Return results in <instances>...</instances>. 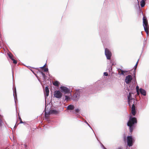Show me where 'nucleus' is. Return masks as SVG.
<instances>
[{
  "instance_id": "72a5a7b5",
  "label": "nucleus",
  "mask_w": 149,
  "mask_h": 149,
  "mask_svg": "<svg viewBox=\"0 0 149 149\" xmlns=\"http://www.w3.org/2000/svg\"><path fill=\"white\" fill-rule=\"evenodd\" d=\"M138 61H137V63H136V64H138Z\"/></svg>"
},
{
  "instance_id": "39448f33",
  "label": "nucleus",
  "mask_w": 149,
  "mask_h": 149,
  "mask_svg": "<svg viewBox=\"0 0 149 149\" xmlns=\"http://www.w3.org/2000/svg\"><path fill=\"white\" fill-rule=\"evenodd\" d=\"M134 141V139L132 136H128L127 137V142L128 146H131L133 145V143Z\"/></svg>"
},
{
  "instance_id": "f3484780",
  "label": "nucleus",
  "mask_w": 149,
  "mask_h": 149,
  "mask_svg": "<svg viewBox=\"0 0 149 149\" xmlns=\"http://www.w3.org/2000/svg\"><path fill=\"white\" fill-rule=\"evenodd\" d=\"M79 111V110L78 109H75V110H73V111H72V112H73V113H78Z\"/></svg>"
},
{
  "instance_id": "9b49d317",
  "label": "nucleus",
  "mask_w": 149,
  "mask_h": 149,
  "mask_svg": "<svg viewBox=\"0 0 149 149\" xmlns=\"http://www.w3.org/2000/svg\"><path fill=\"white\" fill-rule=\"evenodd\" d=\"M49 91L48 88L47 86L45 88V91L44 92L45 95L47 97L49 95Z\"/></svg>"
},
{
  "instance_id": "f257e3e1",
  "label": "nucleus",
  "mask_w": 149,
  "mask_h": 149,
  "mask_svg": "<svg viewBox=\"0 0 149 149\" xmlns=\"http://www.w3.org/2000/svg\"><path fill=\"white\" fill-rule=\"evenodd\" d=\"M137 123L136 119L134 117H132L130 116V120L127 123L128 126L130 127V131L132 132L134 128V125Z\"/></svg>"
},
{
  "instance_id": "393cba45",
  "label": "nucleus",
  "mask_w": 149,
  "mask_h": 149,
  "mask_svg": "<svg viewBox=\"0 0 149 149\" xmlns=\"http://www.w3.org/2000/svg\"><path fill=\"white\" fill-rule=\"evenodd\" d=\"M85 123H86L91 128V129H92V128L90 126V125H89V124H88V123L86 122V121H85Z\"/></svg>"
},
{
  "instance_id": "0eeeda50",
  "label": "nucleus",
  "mask_w": 149,
  "mask_h": 149,
  "mask_svg": "<svg viewBox=\"0 0 149 149\" xmlns=\"http://www.w3.org/2000/svg\"><path fill=\"white\" fill-rule=\"evenodd\" d=\"M105 54L108 59H110L112 55L111 52L107 48H106L105 51Z\"/></svg>"
},
{
  "instance_id": "aec40b11",
  "label": "nucleus",
  "mask_w": 149,
  "mask_h": 149,
  "mask_svg": "<svg viewBox=\"0 0 149 149\" xmlns=\"http://www.w3.org/2000/svg\"><path fill=\"white\" fill-rule=\"evenodd\" d=\"M8 55L9 56V58L12 60V59H13V55L11 54H8Z\"/></svg>"
},
{
  "instance_id": "2f4dec72",
  "label": "nucleus",
  "mask_w": 149,
  "mask_h": 149,
  "mask_svg": "<svg viewBox=\"0 0 149 149\" xmlns=\"http://www.w3.org/2000/svg\"><path fill=\"white\" fill-rule=\"evenodd\" d=\"M137 94H138V95H139V91H138L137 92Z\"/></svg>"
},
{
  "instance_id": "4be33fe9",
  "label": "nucleus",
  "mask_w": 149,
  "mask_h": 149,
  "mask_svg": "<svg viewBox=\"0 0 149 149\" xmlns=\"http://www.w3.org/2000/svg\"><path fill=\"white\" fill-rule=\"evenodd\" d=\"M136 92H137L139 90V87L138 86H137L136 87Z\"/></svg>"
},
{
  "instance_id": "f03ea898",
  "label": "nucleus",
  "mask_w": 149,
  "mask_h": 149,
  "mask_svg": "<svg viewBox=\"0 0 149 149\" xmlns=\"http://www.w3.org/2000/svg\"><path fill=\"white\" fill-rule=\"evenodd\" d=\"M143 26L144 30L148 35V34L149 26L147 20L144 17H143Z\"/></svg>"
},
{
  "instance_id": "473e14b6",
  "label": "nucleus",
  "mask_w": 149,
  "mask_h": 149,
  "mask_svg": "<svg viewBox=\"0 0 149 149\" xmlns=\"http://www.w3.org/2000/svg\"><path fill=\"white\" fill-rule=\"evenodd\" d=\"M117 149H122V148L120 147H119Z\"/></svg>"
},
{
  "instance_id": "7c9ffc66",
  "label": "nucleus",
  "mask_w": 149,
  "mask_h": 149,
  "mask_svg": "<svg viewBox=\"0 0 149 149\" xmlns=\"http://www.w3.org/2000/svg\"><path fill=\"white\" fill-rule=\"evenodd\" d=\"M23 123V122L21 120L20 122V123Z\"/></svg>"
},
{
  "instance_id": "c9c22d12",
  "label": "nucleus",
  "mask_w": 149,
  "mask_h": 149,
  "mask_svg": "<svg viewBox=\"0 0 149 149\" xmlns=\"http://www.w3.org/2000/svg\"><path fill=\"white\" fill-rule=\"evenodd\" d=\"M137 64H136V65H137Z\"/></svg>"
},
{
  "instance_id": "20e7f679",
  "label": "nucleus",
  "mask_w": 149,
  "mask_h": 149,
  "mask_svg": "<svg viewBox=\"0 0 149 149\" xmlns=\"http://www.w3.org/2000/svg\"><path fill=\"white\" fill-rule=\"evenodd\" d=\"M127 98L128 104L131 107L132 106H132L134 105V99L132 98L130 93H129L128 95Z\"/></svg>"
},
{
  "instance_id": "5701e85b",
  "label": "nucleus",
  "mask_w": 149,
  "mask_h": 149,
  "mask_svg": "<svg viewBox=\"0 0 149 149\" xmlns=\"http://www.w3.org/2000/svg\"><path fill=\"white\" fill-rule=\"evenodd\" d=\"M104 76H107L108 75V74L107 72H104Z\"/></svg>"
},
{
  "instance_id": "dca6fc26",
  "label": "nucleus",
  "mask_w": 149,
  "mask_h": 149,
  "mask_svg": "<svg viewBox=\"0 0 149 149\" xmlns=\"http://www.w3.org/2000/svg\"><path fill=\"white\" fill-rule=\"evenodd\" d=\"M53 84L56 86H58L59 84V83L58 81H56L53 82Z\"/></svg>"
},
{
  "instance_id": "4468645a",
  "label": "nucleus",
  "mask_w": 149,
  "mask_h": 149,
  "mask_svg": "<svg viewBox=\"0 0 149 149\" xmlns=\"http://www.w3.org/2000/svg\"><path fill=\"white\" fill-rule=\"evenodd\" d=\"M79 95L80 94L79 91H76L74 95V97L78 99L79 96Z\"/></svg>"
},
{
  "instance_id": "c756f323",
  "label": "nucleus",
  "mask_w": 149,
  "mask_h": 149,
  "mask_svg": "<svg viewBox=\"0 0 149 149\" xmlns=\"http://www.w3.org/2000/svg\"><path fill=\"white\" fill-rule=\"evenodd\" d=\"M47 70H48V69H46L45 70H44V71H47Z\"/></svg>"
},
{
  "instance_id": "f704fd0d",
  "label": "nucleus",
  "mask_w": 149,
  "mask_h": 149,
  "mask_svg": "<svg viewBox=\"0 0 149 149\" xmlns=\"http://www.w3.org/2000/svg\"><path fill=\"white\" fill-rule=\"evenodd\" d=\"M138 61H137V63H136V64H138Z\"/></svg>"
},
{
  "instance_id": "58836bf2",
  "label": "nucleus",
  "mask_w": 149,
  "mask_h": 149,
  "mask_svg": "<svg viewBox=\"0 0 149 149\" xmlns=\"http://www.w3.org/2000/svg\"><path fill=\"white\" fill-rule=\"evenodd\" d=\"M15 102H16L15 100Z\"/></svg>"
},
{
  "instance_id": "6e6552de",
  "label": "nucleus",
  "mask_w": 149,
  "mask_h": 149,
  "mask_svg": "<svg viewBox=\"0 0 149 149\" xmlns=\"http://www.w3.org/2000/svg\"><path fill=\"white\" fill-rule=\"evenodd\" d=\"M60 89L61 91L64 93L65 94L68 93L70 91V90L66 87L62 86L60 87Z\"/></svg>"
},
{
  "instance_id": "bb28decb",
  "label": "nucleus",
  "mask_w": 149,
  "mask_h": 149,
  "mask_svg": "<svg viewBox=\"0 0 149 149\" xmlns=\"http://www.w3.org/2000/svg\"><path fill=\"white\" fill-rule=\"evenodd\" d=\"M102 146L104 149H106V148L103 145H102Z\"/></svg>"
},
{
  "instance_id": "e433bc0d",
  "label": "nucleus",
  "mask_w": 149,
  "mask_h": 149,
  "mask_svg": "<svg viewBox=\"0 0 149 149\" xmlns=\"http://www.w3.org/2000/svg\"><path fill=\"white\" fill-rule=\"evenodd\" d=\"M70 96H71V97L72 96L71 95V94H70Z\"/></svg>"
},
{
  "instance_id": "ea45409f",
  "label": "nucleus",
  "mask_w": 149,
  "mask_h": 149,
  "mask_svg": "<svg viewBox=\"0 0 149 149\" xmlns=\"http://www.w3.org/2000/svg\"><path fill=\"white\" fill-rule=\"evenodd\" d=\"M13 95H14V94H13ZM14 97H15V96L14 95Z\"/></svg>"
},
{
  "instance_id": "7ed1b4c3",
  "label": "nucleus",
  "mask_w": 149,
  "mask_h": 149,
  "mask_svg": "<svg viewBox=\"0 0 149 149\" xmlns=\"http://www.w3.org/2000/svg\"><path fill=\"white\" fill-rule=\"evenodd\" d=\"M125 81L127 84H130L131 82L135 84L136 81V80L135 79H133L131 75H128L126 77Z\"/></svg>"
},
{
  "instance_id": "a211bd4d",
  "label": "nucleus",
  "mask_w": 149,
  "mask_h": 149,
  "mask_svg": "<svg viewBox=\"0 0 149 149\" xmlns=\"http://www.w3.org/2000/svg\"><path fill=\"white\" fill-rule=\"evenodd\" d=\"M2 118L1 116L0 115V127H1L2 125V121L1 119Z\"/></svg>"
},
{
  "instance_id": "a878e982",
  "label": "nucleus",
  "mask_w": 149,
  "mask_h": 149,
  "mask_svg": "<svg viewBox=\"0 0 149 149\" xmlns=\"http://www.w3.org/2000/svg\"><path fill=\"white\" fill-rule=\"evenodd\" d=\"M14 92L15 93V94L16 95V90L15 89L14 91Z\"/></svg>"
},
{
  "instance_id": "1a4fd4ad",
  "label": "nucleus",
  "mask_w": 149,
  "mask_h": 149,
  "mask_svg": "<svg viewBox=\"0 0 149 149\" xmlns=\"http://www.w3.org/2000/svg\"><path fill=\"white\" fill-rule=\"evenodd\" d=\"M146 0H141V1H140V0H137L138 2V4L139 6V2H140V5L142 7H143L145 4V1Z\"/></svg>"
},
{
  "instance_id": "2eb2a0df",
  "label": "nucleus",
  "mask_w": 149,
  "mask_h": 149,
  "mask_svg": "<svg viewBox=\"0 0 149 149\" xmlns=\"http://www.w3.org/2000/svg\"><path fill=\"white\" fill-rule=\"evenodd\" d=\"M74 107L73 105H69L67 107V109L70 110H72L73 111Z\"/></svg>"
},
{
  "instance_id": "b1692460",
  "label": "nucleus",
  "mask_w": 149,
  "mask_h": 149,
  "mask_svg": "<svg viewBox=\"0 0 149 149\" xmlns=\"http://www.w3.org/2000/svg\"><path fill=\"white\" fill-rule=\"evenodd\" d=\"M125 71L122 70V71H121V74H122V75H123V74H124V73H125Z\"/></svg>"
},
{
  "instance_id": "f8f14e48",
  "label": "nucleus",
  "mask_w": 149,
  "mask_h": 149,
  "mask_svg": "<svg viewBox=\"0 0 149 149\" xmlns=\"http://www.w3.org/2000/svg\"><path fill=\"white\" fill-rule=\"evenodd\" d=\"M135 107L134 105L132 106V115L134 116L136 114Z\"/></svg>"
},
{
  "instance_id": "412c9836",
  "label": "nucleus",
  "mask_w": 149,
  "mask_h": 149,
  "mask_svg": "<svg viewBox=\"0 0 149 149\" xmlns=\"http://www.w3.org/2000/svg\"><path fill=\"white\" fill-rule=\"evenodd\" d=\"M12 60L13 61V63L14 64H16L17 63V62L16 60H15V59H14L13 58L12 59Z\"/></svg>"
},
{
  "instance_id": "c85d7f7f",
  "label": "nucleus",
  "mask_w": 149,
  "mask_h": 149,
  "mask_svg": "<svg viewBox=\"0 0 149 149\" xmlns=\"http://www.w3.org/2000/svg\"><path fill=\"white\" fill-rule=\"evenodd\" d=\"M42 74L43 76L45 75V74L43 73H42Z\"/></svg>"
},
{
  "instance_id": "6ab92c4d",
  "label": "nucleus",
  "mask_w": 149,
  "mask_h": 149,
  "mask_svg": "<svg viewBox=\"0 0 149 149\" xmlns=\"http://www.w3.org/2000/svg\"><path fill=\"white\" fill-rule=\"evenodd\" d=\"M70 96H67L66 95L65 96V100H70Z\"/></svg>"
},
{
  "instance_id": "ddd939ff",
  "label": "nucleus",
  "mask_w": 149,
  "mask_h": 149,
  "mask_svg": "<svg viewBox=\"0 0 149 149\" xmlns=\"http://www.w3.org/2000/svg\"><path fill=\"white\" fill-rule=\"evenodd\" d=\"M79 95L80 94L79 91H76L74 95V97L78 99L79 96Z\"/></svg>"
},
{
  "instance_id": "4c0bfd02",
  "label": "nucleus",
  "mask_w": 149,
  "mask_h": 149,
  "mask_svg": "<svg viewBox=\"0 0 149 149\" xmlns=\"http://www.w3.org/2000/svg\"><path fill=\"white\" fill-rule=\"evenodd\" d=\"M45 65H44V66L43 67H44V66H45Z\"/></svg>"
},
{
  "instance_id": "9d476101",
  "label": "nucleus",
  "mask_w": 149,
  "mask_h": 149,
  "mask_svg": "<svg viewBox=\"0 0 149 149\" xmlns=\"http://www.w3.org/2000/svg\"><path fill=\"white\" fill-rule=\"evenodd\" d=\"M139 91L140 93L144 96H146V91L144 89L142 88L139 89Z\"/></svg>"
},
{
  "instance_id": "423d86ee",
  "label": "nucleus",
  "mask_w": 149,
  "mask_h": 149,
  "mask_svg": "<svg viewBox=\"0 0 149 149\" xmlns=\"http://www.w3.org/2000/svg\"><path fill=\"white\" fill-rule=\"evenodd\" d=\"M62 93L59 91H55L53 94L55 97L58 98H61L62 96Z\"/></svg>"
},
{
  "instance_id": "cd10ccee",
  "label": "nucleus",
  "mask_w": 149,
  "mask_h": 149,
  "mask_svg": "<svg viewBox=\"0 0 149 149\" xmlns=\"http://www.w3.org/2000/svg\"><path fill=\"white\" fill-rule=\"evenodd\" d=\"M137 65H135V66H134V67H135V70L137 67Z\"/></svg>"
}]
</instances>
